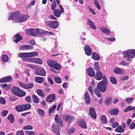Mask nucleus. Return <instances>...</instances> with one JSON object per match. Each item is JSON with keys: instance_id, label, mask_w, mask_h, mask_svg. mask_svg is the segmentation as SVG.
Wrapping results in <instances>:
<instances>
[{"instance_id": "1", "label": "nucleus", "mask_w": 135, "mask_h": 135, "mask_svg": "<svg viewBox=\"0 0 135 135\" xmlns=\"http://www.w3.org/2000/svg\"><path fill=\"white\" fill-rule=\"evenodd\" d=\"M12 93L20 97H22L26 95V93L18 88L14 87L12 89Z\"/></svg>"}, {"instance_id": "2", "label": "nucleus", "mask_w": 135, "mask_h": 135, "mask_svg": "<svg viewBox=\"0 0 135 135\" xmlns=\"http://www.w3.org/2000/svg\"><path fill=\"white\" fill-rule=\"evenodd\" d=\"M123 54L124 57L128 58H132L135 55V50L133 49L131 50H128L124 51Z\"/></svg>"}, {"instance_id": "3", "label": "nucleus", "mask_w": 135, "mask_h": 135, "mask_svg": "<svg viewBox=\"0 0 135 135\" xmlns=\"http://www.w3.org/2000/svg\"><path fill=\"white\" fill-rule=\"evenodd\" d=\"M46 25L52 28H56L59 26L57 21H45Z\"/></svg>"}, {"instance_id": "4", "label": "nucleus", "mask_w": 135, "mask_h": 135, "mask_svg": "<svg viewBox=\"0 0 135 135\" xmlns=\"http://www.w3.org/2000/svg\"><path fill=\"white\" fill-rule=\"evenodd\" d=\"M98 89L101 91L104 92L107 89V84L104 81H101L97 85Z\"/></svg>"}, {"instance_id": "5", "label": "nucleus", "mask_w": 135, "mask_h": 135, "mask_svg": "<svg viewBox=\"0 0 135 135\" xmlns=\"http://www.w3.org/2000/svg\"><path fill=\"white\" fill-rule=\"evenodd\" d=\"M20 16V13L19 11H16L13 12L11 16L9 17L8 20H13L17 19L18 22L19 17Z\"/></svg>"}, {"instance_id": "6", "label": "nucleus", "mask_w": 135, "mask_h": 135, "mask_svg": "<svg viewBox=\"0 0 135 135\" xmlns=\"http://www.w3.org/2000/svg\"><path fill=\"white\" fill-rule=\"evenodd\" d=\"M63 120L67 122H71L74 120V117L68 114H64L62 115Z\"/></svg>"}, {"instance_id": "7", "label": "nucleus", "mask_w": 135, "mask_h": 135, "mask_svg": "<svg viewBox=\"0 0 135 135\" xmlns=\"http://www.w3.org/2000/svg\"><path fill=\"white\" fill-rule=\"evenodd\" d=\"M19 84L21 86L26 89H29L32 88L33 86V84L32 83H31L28 84H25L22 82H20Z\"/></svg>"}, {"instance_id": "8", "label": "nucleus", "mask_w": 135, "mask_h": 135, "mask_svg": "<svg viewBox=\"0 0 135 135\" xmlns=\"http://www.w3.org/2000/svg\"><path fill=\"white\" fill-rule=\"evenodd\" d=\"M52 129L54 132L58 135L60 134V130L59 128L58 125L56 124H54L52 126Z\"/></svg>"}, {"instance_id": "9", "label": "nucleus", "mask_w": 135, "mask_h": 135, "mask_svg": "<svg viewBox=\"0 0 135 135\" xmlns=\"http://www.w3.org/2000/svg\"><path fill=\"white\" fill-rule=\"evenodd\" d=\"M35 74L37 75L44 76L45 75L46 72L44 69L41 68L38 71H36L35 72Z\"/></svg>"}, {"instance_id": "10", "label": "nucleus", "mask_w": 135, "mask_h": 135, "mask_svg": "<svg viewBox=\"0 0 135 135\" xmlns=\"http://www.w3.org/2000/svg\"><path fill=\"white\" fill-rule=\"evenodd\" d=\"M89 111L91 117L94 119H95L96 118V114L94 109L93 107H90Z\"/></svg>"}, {"instance_id": "11", "label": "nucleus", "mask_w": 135, "mask_h": 135, "mask_svg": "<svg viewBox=\"0 0 135 135\" xmlns=\"http://www.w3.org/2000/svg\"><path fill=\"white\" fill-rule=\"evenodd\" d=\"M19 18L18 22H21L26 20L28 18V16L27 15L21 14L20 13V16Z\"/></svg>"}, {"instance_id": "12", "label": "nucleus", "mask_w": 135, "mask_h": 135, "mask_svg": "<svg viewBox=\"0 0 135 135\" xmlns=\"http://www.w3.org/2000/svg\"><path fill=\"white\" fill-rule=\"evenodd\" d=\"M103 76L102 73L100 71H98L96 74L95 75H94L95 79L98 80H101Z\"/></svg>"}, {"instance_id": "13", "label": "nucleus", "mask_w": 135, "mask_h": 135, "mask_svg": "<svg viewBox=\"0 0 135 135\" xmlns=\"http://www.w3.org/2000/svg\"><path fill=\"white\" fill-rule=\"evenodd\" d=\"M55 96L54 94H51L48 96L46 98V100L47 102H51L55 100Z\"/></svg>"}, {"instance_id": "14", "label": "nucleus", "mask_w": 135, "mask_h": 135, "mask_svg": "<svg viewBox=\"0 0 135 135\" xmlns=\"http://www.w3.org/2000/svg\"><path fill=\"white\" fill-rule=\"evenodd\" d=\"M23 37L21 36L20 34H17L14 37V41L15 42H18L20 40H22Z\"/></svg>"}, {"instance_id": "15", "label": "nucleus", "mask_w": 135, "mask_h": 135, "mask_svg": "<svg viewBox=\"0 0 135 135\" xmlns=\"http://www.w3.org/2000/svg\"><path fill=\"white\" fill-rule=\"evenodd\" d=\"M87 73L89 76L91 77H93L95 75L93 69L91 68H89L87 69Z\"/></svg>"}, {"instance_id": "16", "label": "nucleus", "mask_w": 135, "mask_h": 135, "mask_svg": "<svg viewBox=\"0 0 135 135\" xmlns=\"http://www.w3.org/2000/svg\"><path fill=\"white\" fill-rule=\"evenodd\" d=\"M84 50L85 53L87 55L89 56L91 55V52L90 47L87 45L85 46Z\"/></svg>"}, {"instance_id": "17", "label": "nucleus", "mask_w": 135, "mask_h": 135, "mask_svg": "<svg viewBox=\"0 0 135 135\" xmlns=\"http://www.w3.org/2000/svg\"><path fill=\"white\" fill-rule=\"evenodd\" d=\"M31 59L33 61L36 63L41 64L42 63V60L39 58H32Z\"/></svg>"}, {"instance_id": "18", "label": "nucleus", "mask_w": 135, "mask_h": 135, "mask_svg": "<svg viewBox=\"0 0 135 135\" xmlns=\"http://www.w3.org/2000/svg\"><path fill=\"white\" fill-rule=\"evenodd\" d=\"M16 110L18 112H21L24 111L23 105L20 104L16 106L15 107Z\"/></svg>"}, {"instance_id": "19", "label": "nucleus", "mask_w": 135, "mask_h": 135, "mask_svg": "<svg viewBox=\"0 0 135 135\" xmlns=\"http://www.w3.org/2000/svg\"><path fill=\"white\" fill-rule=\"evenodd\" d=\"M115 73L117 74L122 75L124 73V71L122 69L119 68H117L114 70Z\"/></svg>"}, {"instance_id": "20", "label": "nucleus", "mask_w": 135, "mask_h": 135, "mask_svg": "<svg viewBox=\"0 0 135 135\" xmlns=\"http://www.w3.org/2000/svg\"><path fill=\"white\" fill-rule=\"evenodd\" d=\"M115 131L118 132L122 133L124 131V128L122 126H119L116 128Z\"/></svg>"}, {"instance_id": "21", "label": "nucleus", "mask_w": 135, "mask_h": 135, "mask_svg": "<svg viewBox=\"0 0 135 135\" xmlns=\"http://www.w3.org/2000/svg\"><path fill=\"white\" fill-rule=\"evenodd\" d=\"M87 23L89 25L90 27L93 29L95 30L96 29V26L94 24L93 22L91 21L88 20L87 21Z\"/></svg>"}, {"instance_id": "22", "label": "nucleus", "mask_w": 135, "mask_h": 135, "mask_svg": "<svg viewBox=\"0 0 135 135\" xmlns=\"http://www.w3.org/2000/svg\"><path fill=\"white\" fill-rule=\"evenodd\" d=\"M55 120L58 124H59L60 126H62L63 124L62 121L60 119L58 118V115L57 114H56L55 116Z\"/></svg>"}, {"instance_id": "23", "label": "nucleus", "mask_w": 135, "mask_h": 135, "mask_svg": "<svg viewBox=\"0 0 135 135\" xmlns=\"http://www.w3.org/2000/svg\"><path fill=\"white\" fill-rule=\"evenodd\" d=\"M52 68L57 70H59L61 69V66L60 64L56 62H55L54 65Z\"/></svg>"}, {"instance_id": "24", "label": "nucleus", "mask_w": 135, "mask_h": 135, "mask_svg": "<svg viewBox=\"0 0 135 135\" xmlns=\"http://www.w3.org/2000/svg\"><path fill=\"white\" fill-rule=\"evenodd\" d=\"M32 98L33 102L36 103H38L40 102V99L35 94L32 95Z\"/></svg>"}, {"instance_id": "25", "label": "nucleus", "mask_w": 135, "mask_h": 135, "mask_svg": "<svg viewBox=\"0 0 135 135\" xmlns=\"http://www.w3.org/2000/svg\"><path fill=\"white\" fill-rule=\"evenodd\" d=\"M92 57L94 59L96 60H97L100 59L99 55L94 52L93 53Z\"/></svg>"}, {"instance_id": "26", "label": "nucleus", "mask_w": 135, "mask_h": 135, "mask_svg": "<svg viewBox=\"0 0 135 135\" xmlns=\"http://www.w3.org/2000/svg\"><path fill=\"white\" fill-rule=\"evenodd\" d=\"M100 30L106 34H108L111 32L110 31L105 27H103L100 28Z\"/></svg>"}, {"instance_id": "27", "label": "nucleus", "mask_w": 135, "mask_h": 135, "mask_svg": "<svg viewBox=\"0 0 135 135\" xmlns=\"http://www.w3.org/2000/svg\"><path fill=\"white\" fill-rule=\"evenodd\" d=\"M35 79L36 82L39 83H42L44 80L43 78L42 77H36Z\"/></svg>"}, {"instance_id": "28", "label": "nucleus", "mask_w": 135, "mask_h": 135, "mask_svg": "<svg viewBox=\"0 0 135 135\" xmlns=\"http://www.w3.org/2000/svg\"><path fill=\"white\" fill-rule=\"evenodd\" d=\"M54 14L56 17H59L61 14L59 10L58 11L57 9H55L53 12Z\"/></svg>"}, {"instance_id": "29", "label": "nucleus", "mask_w": 135, "mask_h": 135, "mask_svg": "<svg viewBox=\"0 0 135 135\" xmlns=\"http://www.w3.org/2000/svg\"><path fill=\"white\" fill-rule=\"evenodd\" d=\"M55 62L52 60H48L47 61V63L50 67L52 68L54 65Z\"/></svg>"}, {"instance_id": "30", "label": "nucleus", "mask_w": 135, "mask_h": 135, "mask_svg": "<svg viewBox=\"0 0 135 135\" xmlns=\"http://www.w3.org/2000/svg\"><path fill=\"white\" fill-rule=\"evenodd\" d=\"M1 86L2 87H3L7 90L10 89L11 88L10 85L9 84L7 85L6 84H1Z\"/></svg>"}, {"instance_id": "31", "label": "nucleus", "mask_w": 135, "mask_h": 135, "mask_svg": "<svg viewBox=\"0 0 135 135\" xmlns=\"http://www.w3.org/2000/svg\"><path fill=\"white\" fill-rule=\"evenodd\" d=\"M18 56L21 57H28V53H21L19 54Z\"/></svg>"}, {"instance_id": "32", "label": "nucleus", "mask_w": 135, "mask_h": 135, "mask_svg": "<svg viewBox=\"0 0 135 135\" xmlns=\"http://www.w3.org/2000/svg\"><path fill=\"white\" fill-rule=\"evenodd\" d=\"M21 49L22 50L32 49H33V46L29 45L23 46L21 47Z\"/></svg>"}, {"instance_id": "33", "label": "nucleus", "mask_w": 135, "mask_h": 135, "mask_svg": "<svg viewBox=\"0 0 135 135\" xmlns=\"http://www.w3.org/2000/svg\"><path fill=\"white\" fill-rule=\"evenodd\" d=\"M118 109H115L113 110H111L110 111V113L113 115H116L119 112Z\"/></svg>"}, {"instance_id": "34", "label": "nucleus", "mask_w": 135, "mask_h": 135, "mask_svg": "<svg viewBox=\"0 0 135 135\" xmlns=\"http://www.w3.org/2000/svg\"><path fill=\"white\" fill-rule=\"evenodd\" d=\"M94 91L98 97H101V93L99 91L98 89H97V88L95 89L94 90Z\"/></svg>"}, {"instance_id": "35", "label": "nucleus", "mask_w": 135, "mask_h": 135, "mask_svg": "<svg viewBox=\"0 0 135 135\" xmlns=\"http://www.w3.org/2000/svg\"><path fill=\"white\" fill-rule=\"evenodd\" d=\"M24 110H27L30 109L31 107V105L29 104H23Z\"/></svg>"}, {"instance_id": "36", "label": "nucleus", "mask_w": 135, "mask_h": 135, "mask_svg": "<svg viewBox=\"0 0 135 135\" xmlns=\"http://www.w3.org/2000/svg\"><path fill=\"white\" fill-rule=\"evenodd\" d=\"M38 55V53L37 52H35L28 53V57H31L37 56Z\"/></svg>"}, {"instance_id": "37", "label": "nucleus", "mask_w": 135, "mask_h": 135, "mask_svg": "<svg viewBox=\"0 0 135 135\" xmlns=\"http://www.w3.org/2000/svg\"><path fill=\"white\" fill-rule=\"evenodd\" d=\"M54 79L55 81L58 84L61 83L62 81L61 79L58 76H55L54 78Z\"/></svg>"}, {"instance_id": "38", "label": "nucleus", "mask_w": 135, "mask_h": 135, "mask_svg": "<svg viewBox=\"0 0 135 135\" xmlns=\"http://www.w3.org/2000/svg\"><path fill=\"white\" fill-rule=\"evenodd\" d=\"M100 121L102 123L105 124L107 122V118L105 115H102L100 118Z\"/></svg>"}, {"instance_id": "39", "label": "nucleus", "mask_w": 135, "mask_h": 135, "mask_svg": "<svg viewBox=\"0 0 135 135\" xmlns=\"http://www.w3.org/2000/svg\"><path fill=\"white\" fill-rule=\"evenodd\" d=\"M80 124L82 128H86L87 127L86 125V124L84 120H83L80 121Z\"/></svg>"}, {"instance_id": "40", "label": "nucleus", "mask_w": 135, "mask_h": 135, "mask_svg": "<svg viewBox=\"0 0 135 135\" xmlns=\"http://www.w3.org/2000/svg\"><path fill=\"white\" fill-rule=\"evenodd\" d=\"M33 29H27L26 30V32L29 35L33 36V35H34L33 33Z\"/></svg>"}, {"instance_id": "41", "label": "nucleus", "mask_w": 135, "mask_h": 135, "mask_svg": "<svg viewBox=\"0 0 135 135\" xmlns=\"http://www.w3.org/2000/svg\"><path fill=\"white\" fill-rule=\"evenodd\" d=\"M67 131L68 134H71L73 133L75 131V129L73 128H71L69 129L67 128Z\"/></svg>"}, {"instance_id": "42", "label": "nucleus", "mask_w": 135, "mask_h": 135, "mask_svg": "<svg viewBox=\"0 0 135 135\" xmlns=\"http://www.w3.org/2000/svg\"><path fill=\"white\" fill-rule=\"evenodd\" d=\"M37 112L39 115L43 117L44 115V111L40 109L37 110Z\"/></svg>"}, {"instance_id": "43", "label": "nucleus", "mask_w": 135, "mask_h": 135, "mask_svg": "<svg viewBox=\"0 0 135 135\" xmlns=\"http://www.w3.org/2000/svg\"><path fill=\"white\" fill-rule=\"evenodd\" d=\"M132 109L135 110L134 107L131 106H129L125 109L124 112H126Z\"/></svg>"}, {"instance_id": "44", "label": "nucleus", "mask_w": 135, "mask_h": 135, "mask_svg": "<svg viewBox=\"0 0 135 135\" xmlns=\"http://www.w3.org/2000/svg\"><path fill=\"white\" fill-rule=\"evenodd\" d=\"M2 60L4 62H7L8 60V56L5 55L3 54L2 57Z\"/></svg>"}, {"instance_id": "45", "label": "nucleus", "mask_w": 135, "mask_h": 135, "mask_svg": "<svg viewBox=\"0 0 135 135\" xmlns=\"http://www.w3.org/2000/svg\"><path fill=\"white\" fill-rule=\"evenodd\" d=\"M44 30H41L39 29H37L36 33H37V36L41 35L44 33Z\"/></svg>"}, {"instance_id": "46", "label": "nucleus", "mask_w": 135, "mask_h": 135, "mask_svg": "<svg viewBox=\"0 0 135 135\" xmlns=\"http://www.w3.org/2000/svg\"><path fill=\"white\" fill-rule=\"evenodd\" d=\"M36 92L37 94L39 96L43 97L44 96V94L42 90L40 89H37L36 90Z\"/></svg>"}, {"instance_id": "47", "label": "nucleus", "mask_w": 135, "mask_h": 135, "mask_svg": "<svg viewBox=\"0 0 135 135\" xmlns=\"http://www.w3.org/2000/svg\"><path fill=\"white\" fill-rule=\"evenodd\" d=\"M56 1L55 0H54L52 3L51 5V8L52 10L54 11V10L55 9L56 7Z\"/></svg>"}, {"instance_id": "48", "label": "nucleus", "mask_w": 135, "mask_h": 135, "mask_svg": "<svg viewBox=\"0 0 135 135\" xmlns=\"http://www.w3.org/2000/svg\"><path fill=\"white\" fill-rule=\"evenodd\" d=\"M100 67L98 63L97 62H95L94 64V68L97 71L99 70V69Z\"/></svg>"}, {"instance_id": "49", "label": "nucleus", "mask_w": 135, "mask_h": 135, "mask_svg": "<svg viewBox=\"0 0 135 135\" xmlns=\"http://www.w3.org/2000/svg\"><path fill=\"white\" fill-rule=\"evenodd\" d=\"M94 2L97 7V8L99 9H100V7L99 5V4L97 1V0H94Z\"/></svg>"}, {"instance_id": "50", "label": "nucleus", "mask_w": 135, "mask_h": 135, "mask_svg": "<svg viewBox=\"0 0 135 135\" xmlns=\"http://www.w3.org/2000/svg\"><path fill=\"white\" fill-rule=\"evenodd\" d=\"M56 105H55L51 106L49 109V113H52L56 108Z\"/></svg>"}, {"instance_id": "51", "label": "nucleus", "mask_w": 135, "mask_h": 135, "mask_svg": "<svg viewBox=\"0 0 135 135\" xmlns=\"http://www.w3.org/2000/svg\"><path fill=\"white\" fill-rule=\"evenodd\" d=\"M110 80L111 82L113 84H115L117 83L116 79L113 77H111L110 78Z\"/></svg>"}, {"instance_id": "52", "label": "nucleus", "mask_w": 135, "mask_h": 135, "mask_svg": "<svg viewBox=\"0 0 135 135\" xmlns=\"http://www.w3.org/2000/svg\"><path fill=\"white\" fill-rule=\"evenodd\" d=\"M8 119L12 123L14 122V117L13 115L12 114H10L8 116Z\"/></svg>"}, {"instance_id": "53", "label": "nucleus", "mask_w": 135, "mask_h": 135, "mask_svg": "<svg viewBox=\"0 0 135 135\" xmlns=\"http://www.w3.org/2000/svg\"><path fill=\"white\" fill-rule=\"evenodd\" d=\"M88 89L91 95L94 94V92L93 91V88L91 86H89Z\"/></svg>"}, {"instance_id": "54", "label": "nucleus", "mask_w": 135, "mask_h": 135, "mask_svg": "<svg viewBox=\"0 0 135 135\" xmlns=\"http://www.w3.org/2000/svg\"><path fill=\"white\" fill-rule=\"evenodd\" d=\"M35 1H33L31 2L30 3V4L28 7L27 8L28 9L30 8L32 6H34L35 5Z\"/></svg>"}, {"instance_id": "55", "label": "nucleus", "mask_w": 135, "mask_h": 135, "mask_svg": "<svg viewBox=\"0 0 135 135\" xmlns=\"http://www.w3.org/2000/svg\"><path fill=\"white\" fill-rule=\"evenodd\" d=\"M23 128L26 130H28V129H32L33 128V127L32 126H31L30 125H28L27 126H26L24 127Z\"/></svg>"}, {"instance_id": "56", "label": "nucleus", "mask_w": 135, "mask_h": 135, "mask_svg": "<svg viewBox=\"0 0 135 135\" xmlns=\"http://www.w3.org/2000/svg\"><path fill=\"white\" fill-rule=\"evenodd\" d=\"M133 99V98H128L125 99V101L128 103H129Z\"/></svg>"}, {"instance_id": "57", "label": "nucleus", "mask_w": 135, "mask_h": 135, "mask_svg": "<svg viewBox=\"0 0 135 135\" xmlns=\"http://www.w3.org/2000/svg\"><path fill=\"white\" fill-rule=\"evenodd\" d=\"M121 65L125 66H129V63H126L123 61H122L120 62Z\"/></svg>"}, {"instance_id": "58", "label": "nucleus", "mask_w": 135, "mask_h": 135, "mask_svg": "<svg viewBox=\"0 0 135 135\" xmlns=\"http://www.w3.org/2000/svg\"><path fill=\"white\" fill-rule=\"evenodd\" d=\"M48 18L50 19L56 20H57V18L55 17L53 15H51L48 16Z\"/></svg>"}, {"instance_id": "59", "label": "nucleus", "mask_w": 135, "mask_h": 135, "mask_svg": "<svg viewBox=\"0 0 135 135\" xmlns=\"http://www.w3.org/2000/svg\"><path fill=\"white\" fill-rule=\"evenodd\" d=\"M26 132L27 134L30 135H37L36 133L33 131H27Z\"/></svg>"}, {"instance_id": "60", "label": "nucleus", "mask_w": 135, "mask_h": 135, "mask_svg": "<svg viewBox=\"0 0 135 135\" xmlns=\"http://www.w3.org/2000/svg\"><path fill=\"white\" fill-rule=\"evenodd\" d=\"M6 102L5 100L3 98H0V103L4 104Z\"/></svg>"}, {"instance_id": "61", "label": "nucleus", "mask_w": 135, "mask_h": 135, "mask_svg": "<svg viewBox=\"0 0 135 135\" xmlns=\"http://www.w3.org/2000/svg\"><path fill=\"white\" fill-rule=\"evenodd\" d=\"M128 79V77L126 76H124L120 78V80H126Z\"/></svg>"}, {"instance_id": "62", "label": "nucleus", "mask_w": 135, "mask_h": 135, "mask_svg": "<svg viewBox=\"0 0 135 135\" xmlns=\"http://www.w3.org/2000/svg\"><path fill=\"white\" fill-rule=\"evenodd\" d=\"M59 7L60 9H59V10L60 11V12H61L62 14L64 12V8L61 5H60Z\"/></svg>"}, {"instance_id": "63", "label": "nucleus", "mask_w": 135, "mask_h": 135, "mask_svg": "<svg viewBox=\"0 0 135 135\" xmlns=\"http://www.w3.org/2000/svg\"><path fill=\"white\" fill-rule=\"evenodd\" d=\"M135 127V123L134 122H132L130 126V128L131 129L134 128Z\"/></svg>"}, {"instance_id": "64", "label": "nucleus", "mask_w": 135, "mask_h": 135, "mask_svg": "<svg viewBox=\"0 0 135 135\" xmlns=\"http://www.w3.org/2000/svg\"><path fill=\"white\" fill-rule=\"evenodd\" d=\"M16 135H24L23 132L22 131H18L17 132Z\"/></svg>"}]
</instances>
